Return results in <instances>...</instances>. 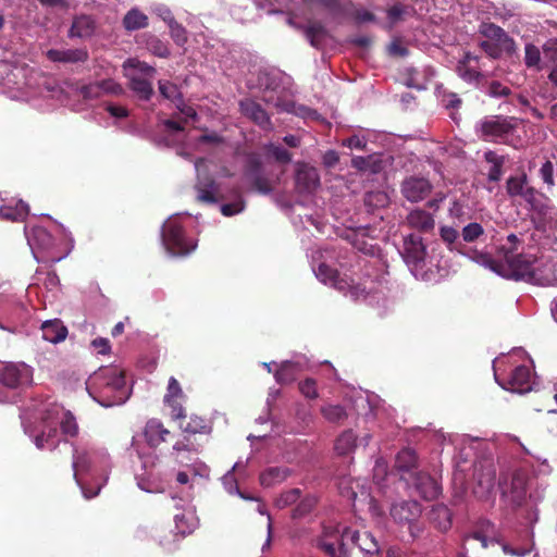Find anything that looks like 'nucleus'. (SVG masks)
<instances>
[{
  "label": "nucleus",
  "mask_w": 557,
  "mask_h": 557,
  "mask_svg": "<svg viewBox=\"0 0 557 557\" xmlns=\"http://www.w3.org/2000/svg\"><path fill=\"white\" fill-rule=\"evenodd\" d=\"M357 447V435L352 430L343 431L335 440L334 449L341 456L355 451Z\"/></svg>",
  "instance_id": "nucleus-34"
},
{
  "label": "nucleus",
  "mask_w": 557,
  "mask_h": 557,
  "mask_svg": "<svg viewBox=\"0 0 557 557\" xmlns=\"http://www.w3.org/2000/svg\"><path fill=\"white\" fill-rule=\"evenodd\" d=\"M320 412L330 423H342L348 418L346 409L341 405H323L320 408Z\"/></svg>",
  "instance_id": "nucleus-42"
},
{
  "label": "nucleus",
  "mask_w": 557,
  "mask_h": 557,
  "mask_svg": "<svg viewBox=\"0 0 557 557\" xmlns=\"http://www.w3.org/2000/svg\"><path fill=\"white\" fill-rule=\"evenodd\" d=\"M101 95H121L123 92L122 86L113 79H103L98 82Z\"/></svg>",
  "instance_id": "nucleus-57"
},
{
  "label": "nucleus",
  "mask_w": 557,
  "mask_h": 557,
  "mask_svg": "<svg viewBox=\"0 0 557 557\" xmlns=\"http://www.w3.org/2000/svg\"><path fill=\"white\" fill-rule=\"evenodd\" d=\"M411 484L416 492L425 500H433L441 494L440 483L426 472H414Z\"/></svg>",
  "instance_id": "nucleus-18"
},
{
  "label": "nucleus",
  "mask_w": 557,
  "mask_h": 557,
  "mask_svg": "<svg viewBox=\"0 0 557 557\" xmlns=\"http://www.w3.org/2000/svg\"><path fill=\"white\" fill-rule=\"evenodd\" d=\"M484 230L480 223H469L462 228L461 235L465 242L472 243L483 235Z\"/></svg>",
  "instance_id": "nucleus-52"
},
{
  "label": "nucleus",
  "mask_w": 557,
  "mask_h": 557,
  "mask_svg": "<svg viewBox=\"0 0 557 557\" xmlns=\"http://www.w3.org/2000/svg\"><path fill=\"white\" fill-rule=\"evenodd\" d=\"M42 338L50 343H60L65 339L67 329L60 320L46 321L41 325Z\"/></svg>",
  "instance_id": "nucleus-29"
},
{
  "label": "nucleus",
  "mask_w": 557,
  "mask_h": 557,
  "mask_svg": "<svg viewBox=\"0 0 557 557\" xmlns=\"http://www.w3.org/2000/svg\"><path fill=\"white\" fill-rule=\"evenodd\" d=\"M172 450V454L175 455L176 461L181 462L178 456L182 451H195L196 449L191 446L189 438L185 436L173 445Z\"/></svg>",
  "instance_id": "nucleus-62"
},
{
  "label": "nucleus",
  "mask_w": 557,
  "mask_h": 557,
  "mask_svg": "<svg viewBox=\"0 0 557 557\" xmlns=\"http://www.w3.org/2000/svg\"><path fill=\"white\" fill-rule=\"evenodd\" d=\"M29 213V207L23 200H17L15 205H4L0 207V219L21 222L24 221Z\"/></svg>",
  "instance_id": "nucleus-30"
},
{
  "label": "nucleus",
  "mask_w": 557,
  "mask_h": 557,
  "mask_svg": "<svg viewBox=\"0 0 557 557\" xmlns=\"http://www.w3.org/2000/svg\"><path fill=\"white\" fill-rule=\"evenodd\" d=\"M516 128V119L502 115L486 116L476 125L479 136L484 140H496L511 134Z\"/></svg>",
  "instance_id": "nucleus-8"
},
{
  "label": "nucleus",
  "mask_w": 557,
  "mask_h": 557,
  "mask_svg": "<svg viewBox=\"0 0 557 557\" xmlns=\"http://www.w3.org/2000/svg\"><path fill=\"white\" fill-rule=\"evenodd\" d=\"M431 522L441 531H446L451 525V512L444 504L434 505L430 511Z\"/></svg>",
  "instance_id": "nucleus-33"
},
{
  "label": "nucleus",
  "mask_w": 557,
  "mask_h": 557,
  "mask_svg": "<svg viewBox=\"0 0 557 557\" xmlns=\"http://www.w3.org/2000/svg\"><path fill=\"white\" fill-rule=\"evenodd\" d=\"M47 58L52 62L62 63H84L88 60L89 54L85 48L77 49H50L46 53Z\"/></svg>",
  "instance_id": "nucleus-24"
},
{
  "label": "nucleus",
  "mask_w": 557,
  "mask_h": 557,
  "mask_svg": "<svg viewBox=\"0 0 557 557\" xmlns=\"http://www.w3.org/2000/svg\"><path fill=\"white\" fill-rule=\"evenodd\" d=\"M40 414V430L35 434H30V436L38 449L53 450L59 446L61 436L55 424L50 419H45V407L41 409Z\"/></svg>",
  "instance_id": "nucleus-14"
},
{
  "label": "nucleus",
  "mask_w": 557,
  "mask_h": 557,
  "mask_svg": "<svg viewBox=\"0 0 557 557\" xmlns=\"http://www.w3.org/2000/svg\"><path fill=\"white\" fill-rule=\"evenodd\" d=\"M418 467V456L412 448H404L397 455L395 459V468L405 478V474L410 476L413 474V470Z\"/></svg>",
  "instance_id": "nucleus-26"
},
{
  "label": "nucleus",
  "mask_w": 557,
  "mask_h": 557,
  "mask_svg": "<svg viewBox=\"0 0 557 557\" xmlns=\"http://www.w3.org/2000/svg\"><path fill=\"white\" fill-rule=\"evenodd\" d=\"M25 234L36 260L55 263L64 258V255L57 252L54 238L45 227H25Z\"/></svg>",
  "instance_id": "nucleus-4"
},
{
  "label": "nucleus",
  "mask_w": 557,
  "mask_h": 557,
  "mask_svg": "<svg viewBox=\"0 0 557 557\" xmlns=\"http://www.w3.org/2000/svg\"><path fill=\"white\" fill-rule=\"evenodd\" d=\"M299 391L306 398L315 399L319 397L317 382L313 379H306L300 382Z\"/></svg>",
  "instance_id": "nucleus-55"
},
{
  "label": "nucleus",
  "mask_w": 557,
  "mask_h": 557,
  "mask_svg": "<svg viewBox=\"0 0 557 557\" xmlns=\"http://www.w3.org/2000/svg\"><path fill=\"white\" fill-rule=\"evenodd\" d=\"M524 65L528 69L542 71L544 69L542 58V47H537L534 44H527L524 47Z\"/></svg>",
  "instance_id": "nucleus-38"
},
{
  "label": "nucleus",
  "mask_w": 557,
  "mask_h": 557,
  "mask_svg": "<svg viewBox=\"0 0 557 557\" xmlns=\"http://www.w3.org/2000/svg\"><path fill=\"white\" fill-rule=\"evenodd\" d=\"M457 72L458 75L467 82L478 81V78L481 76V73L474 66L468 63H458Z\"/></svg>",
  "instance_id": "nucleus-54"
},
{
  "label": "nucleus",
  "mask_w": 557,
  "mask_h": 557,
  "mask_svg": "<svg viewBox=\"0 0 557 557\" xmlns=\"http://www.w3.org/2000/svg\"><path fill=\"white\" fill-rule=\"evenodd\" d=\"M480 47L481 49L487 54L490 55L491 58L493 59H498L500 58L504 53H506L504 50H502L500 48H498L495 44H493L491 40H488L487 38H485V40L481 41L480 42Z\"/></svg>",
  "instance_id": "nucleus-60"
},
{
  "label": "nucleus",
  "mask_w": 557,
  "mask_h": 557,
  "mask_svg": "<svg viewBox=\"0 0 557 557\" xmlns=\"http://www.w3.org/2000/svg\"><path fill=\"white\" fill-rule=\"evenodd\" d=\"M317 505V498L312 495H307L300 499L296 508L293 510V518H304L310 513Z\"/></svg>",
  "instance_id": "nucleus-46"
},
{
  "label": "nucleus",
  "mask_w": 557,
  "mask_h": 557,
  "mask_svg": "<svg viewBox=\"0 0 557 557\" xmlns=\"http://www.w3.org/2000/svg\"><path fill=\"white\" fill-rule=\"evenodd\" d=\"M123 69L128 79L129 89L135 92L140 100H150L153 95L151 81L157 72L156 69L135 58L127 59L123 64Z\"/></svg>",
  "instance_id": "nucleus-2"
},
{
  "label": "nucleus",
  "mask_w": 557,
  "mask_h": 557,
  "mask_svg": "<svg viewBox=\"0 0 557 557\" xmlns=\"http://www.w3.org/2000/svg\"><path fill=\"white\" fill-rule=\"evenodd\" d=\"M295 180L297 187L302 191L311 193L320 186L318 170L306 163L298 164Z\"/></svg>",
  "instance_id": "nucleus-21"
},
{
  "label": "nucleus",
  "mask_w": 557,
  "mask_h": 557,
  "mask_svg": "<svg viewBox=\"0 0 557 557\" xmlns=\"http://www.w3.org/2000/svg\"><path fill=\"white\" fill-rule=\"evenodd\" d=\"M300 367L298 363L293 361H284L274 373V377L280 384H288L296 380Z\"/></svg>",
  "instance_id": "nucleus-37"
},
{
  "label": "nucleus",
  "mask_w": 557,
  "mask_h": 557,
  "mask_svg": "<svg viewBox=\"0 0 557 557\" xmlns=\"http://www.w3.org/2000/svg\"><path fill=\"white\" fill-rule=\"evenodd\" d=\"M162 243L172 256H186L195 250L196 244L185 237L182 225L176 220H169L162 227Z\"/></svg>",
  "instance_id": "nucleus-6"
},
{
  "label": "nucleus",
  "mask_w": 557,
  "mask_h": 557,
  "mask_svg": "<svg viewBox=\"0 0 557 557\" xmlns=\"http://www.w3.org/2000/svg\"><path fill=\"white\" fill-rule=\"evenodd\" d=\"M495 478V469L491 465L475 467L474 479L476 484L473 490L474 494L480 498L487 497L494 488Z\"/></svg>",
  "instance_id": "nucleus-20"
},
{
  "label": "nucleus",
  "mask_w": 557,
  "mask_h": 557,
  "mask_svg": "<svg viewBox=\"0 0 557 557\" xmlns=\"http://www.w3.org/2000/svg\"><path fill=\"white\" fill-rule=\"evenodd\" d=\"M554 173L555 166L550 160H546L539 171L540 177L547 185L548 189L555 186Z\"/></svg>",
  "instance_id": "nucleus-51"
},
{
  "label": "nucleus",
  "mask_w": 557,
  "mask_h": 557,
  "mask_svg": "<svg viewBox=\"0 0 557 557\" xmlns=\"http://www.w3.org/2000/svg\"><path fill=\"white\" fill-rule=\"evenodd\" d=\"M123 26L128 32L145 28L148 26V16L138 9H132L125 14Z\"/></svg>",
  "instance_id": "nucleus-40"
},
{
  "label": "nucleus",
  "mask_w": 557,
  "mask_h": 557,
  "mask_svg": "<svg viewBox=\"0 0 557 557\" xmlns=\"http://www.w3.org/2000/svg\"><path fill=\"white\" fill-rule=\"evenodd\" d=\"M481 258L485 267L505 277L525 282H534L536 280L533 261L523 255L505 253L507 269H505L504 265L497 264V262L487 255L481 256Z\"/></svg>",
  "instance_id": "nucleus-3"
},
{
  "label": "nucleus",
  "mask_w": 557,
  "mask_h": 557,
  "mask_svg": "<svg viewBox=\"0 0 557 557\" xmlns=\"http://www.w3.org/2000/svg\"><path fill=\"white\" fill-rule=\"evenodd\" d=\"M159 91L161 96L168 100H171L175 104L182 103V94L178 87L169 81H159Z\"/></svg>",
  "instance_id": "nucleus-45"
},
{
  "label": "nucleus",
  "mask_w": 557,
  "mask_h": 557,
  "mask_svg": "<svg viewBox=\"0 0 557 557\" xmlns=\"http://www.w3.org/2000/svg\"><path fill=\"white\" fill-rule=\"evenodd\" d=\"M364 203L369 207H385L388 197L384 191H369L364 196Z\"/></svg>",
  "instance_id": "nucleus-53"
},
{
  "label": "nucleus",
  "mask_w": 557,
  "mask_h": 557,
  "mask_svg": "<svg viewBox=\"0 0 557 557\" xmlns=\"http://www.w3.org/2000/svg\"><path fill=\"white\" fill-rule=\"evenodd\" d=\"M348 544L357 546L364 557H382L377 542L368 531L325 528L318 540V547L330 557H348Z\"/></svg>",
  "instance_id": "nucleus-1"
},
{
  "label": "nucleus",
  "mask_w": 557,
  "mask_h": 557,
  "mask_svg": "<svg viewBox=\"0 0 557 557\" xmlns=\"http://www.w3.org/2000/svg\"><path fill=\"white\" fill-rule=\"evenodd\" d=\"M269 151L275 158L276 161L282 163H289L292 161V154L288 150L283 147L271 145Z\"/></svg>",
  "instance_id": "nucleus-61"
},
{
  "label": "nucleus",
  "mask_w": 557,
  "mask_h": 557,
  "mask_svg": "<svg viewBox=\"0 0 557 557\" xmlns=\"http://www.w3.org/2000/svg\"><path fill=\"white\" fill-rule=\"evenodd\" d=\"M195 189L197 191L198 201L206 203L218 202L219 185L214 180L208 178L203 182H198Z\"/></svg>",
  "instance_id": "nucleus-32"
},
{
  "label": "nucleus",
  "mask_w": 557,
  "mask_h": 557,
  "mask_svg": "<svg viewBox=\"0 0 557 557\" xmlns=\"http://www.w3.org/2000/svg\"><path fill=\"white\" fill-rule=\"evenodd\" d=\"M486 89L491 97H507L511 94L510 88L498 81H491L487 83Z\"/></svg>",
  "instance_id": "nucleus-56"
},
{
  "label": "nucleus",
  "mask_w": 557,
  "mask_h": 557,
  "mask_svg": "<svg viewBox=\"0 0 557 557\" xmlns=\"http://www.w3.org/2000/svg\"><path fill=\"white\" fill-rule=\"evenodd\" d=\"M45 419H50L55 426L60 424L62 433L66 436L75 437L78 434V424L75 417L58 404L49 403L45 405Z\"/></svg>",
  "instance_id": "nucleus-11"
},
{
  "label": "nucleus",
  "mask_w": 557,
  "mask_h": 557,
  "mask_svg": "<svg viewBox=\"0 0 557 557\" xmlns=\"http://www.w3.org/2000/svg\"><path fill=\"white\" fill-rule=\"evenodd\" d=\"M539 195V191L534 187H531L522 199L529 205L530 210L540 216H546L550 212V207L542 201Z\"/></svg>",
  "instance_id": "nucleus-41"
},
{
  "label": "nucleus",
  "mask_w": 557,
  "mask_h": 557,
  "mask_svg": "<svg viewBox=\"0 0 557 557\" xmlns=\"http://www.w3.org/2000/svg\"><path fill=\"white\" fill-rule=\"evenodd\" d=\"M184 397H185V395L181 387V384L174 376H171L169 379L166 393L164 395L163 401H172L175 399H183Z\"/></svg>",
  "instance_id": "nucleus-50"
},
{
  "label": "nucleus",
  "mask_w": 557,
  "mask_h": 557,
  "mask_svg": "<svg viewBox=\"0 0 557 557\" xmlns=\"http://www.w3.org/2000/svg\"><path fill=\"white\" fill-rule=\"evenodd\" d=\"M32 368L25 363H5L0 369V382L9 388H21L32 383Z\"/></svg>",
  "instance_id": "nucleus-10"
},
{
  "label": "nucleus",
  "mask_w": 557,
  "mask_h": 557,
  "mask_svg": "<svg viewBox=\"0 0 557 557\" xmlns=\"http://www.w3.org/2000/svg\"><path fill=\"white\" fill-rule=\"evenodd\" d=\"M503 497L507 505L512 509L522 506L527 497L525 482L520 476H513L510 485V491L504 492Z\"/></svg>",
  "instance_id": "nucleus-25"
},
{
  "label": "nucleus",
  "mask_w": 557,
  "mask_h": 557,
  "mask_svg": "<svg viewBox=\"0 0 557 557\" xmlns=\"http://www.w3.org/2000/svg\"><path fill=\"white\" fill-rule=\"evenodd\" d=\"M498 384L506 389L516 393H525L531 389V371L527 366L516 367L506 381H500L496 375Z\"/></svg>",
  "instance_id": "nucleus-16"
},
{
  "label": "nucleus",
  "mask_w": 557,
  "mask_h": 557,
  "mask_svg": "<svg viewBox=\"0 0 557 557\" xmlns=\"http://www.w3.org/2000/svg\"><path fill=\"white\" fill-rule=\"evenodd\" d=\"M309 44L315 49H322L323 42L329 35L327 29L320 22H309L302 32Z\"/></svg>",
  "instance_id": "nucleus-28"
},
{
  "label": "nucleus",
  "mask_w": 557,
  "mask_h": 557,
  "mask_svg": "<svg viewBox=\"0 0 557 557\" xmlns=\"http://www.w3.org/2000/svg\"><path fill=\"white\" fill-rule=\"evenodd\" d=\"M170 36L174 40L177 46H184L187 40V30L186 28L176 22V20H170Z\"/></svg>",
  "instance_id": "nucleus-49"
},
{
  "label": "nucleus",
  "mask_w": 557,
  "mask_h": 557,
  "mask_svg": "<svg viewBox=\"0 0 557 557\" xmlns=\"http://www.w3.org/2000/svg\"><path fill=\"white\" fill-rule=\"evenodd\" d=\"M171 432L164 426V424L159 419H150L147 421L144 428V436L147 444L156 448L160 444L168 441V436Z\"/></svg>",
  "instance_id": "nucleus-23"
},
{
  "label": "nucleus",
  "mask_w": 557,
  "mask_h": 557,
  "mask_svg": "<svg viewBox=\"0 0 557 557\" xmlns=\"http://www.w3.org/2000/svg\"><path fill=\"white\" fill-rule=\"evenodd\" d=\"M542 55L544 67L557 64V38H549L542 45Z\"/></svg>",
  "instance_id": "nucleus-44"
},
{
  "label": "nucleus",
  "mask_w": 557,
  "mask_h": 557,
  "mask_svg": "<svg viewBox=\"0 0 557 557\" xmlns=\"http://www.w3.org/2000/svg\"><path fill=\"white\" fill-rule=\"evenodd\" d=\"M405 224L419 233L428 234L435 228V218L422 208H414L407 214Z\"/></svg>",
  "instance_id": "nucleus-19"
},
{
  "label": "nucleus",
  "mask_w": 557,
  "mask_h": 557,
  "mask_svg": "<svg viewBox=\"0 0 557 557\" xmlns=\"http://www.w3.org/2000/svg\"><path fill=\"white\" fill-rule=\"evenodd\" d=\"M101 397L106 398L104 406L123 404L126 399V383L124 375L117 369H106L95 375Z\"/></svg>",
  "instance_id": "nucleus-5"
},
{
  "label": "nucleus",
  "mask_w": 557,
  "mask_h": 557,
  "mask_svg": "<svg viewBox=\"0 0 557 557\" xmlns=\"http://www.w3.org/2000/svg\"><path fill=\"white\" fill-rule=\"evenodd\" d=\"M180 428L184 433L188 434H209L212 429L206 419L196 414H191L187 423H181Z\"/></svg>",
  "instance_id": "nucleus-39"
},
{
  "label": "nucleus",
  "mask_w": 557,
  "mask_h": 557,
  "mask_svg": "<svg viewBox=\"0 0 557 557\" xmlns=\"http://www.w3.org/2000/svg\"><path fill=\"white\" fill-rule=\"evenodd\" d=\"M408 7L396 3L387 10V18L392 25L396 24L407 13Z\"/></svg>",
  "instance_id": "nucleus-58"
},
{
  "label": "nucleus",
  "mask_w": 557,
  "mask_h": 557,
  "mask_svg": "<svg viewBox=\"0 0 557 557\" xmlns=\"http://www.w3.org/2000/svg\"><path fill=\"white\" fill-rule=\"evenodd\" d=\"M421 513V506L416 500H403L394 504L391 508V516L394 521L401 525H408L412 537L418 536L422 531L418 523Z\"/></svg>",
  "instance_id": "nucleus-7"
},
{
  "label": "nucleus",
  "mask_w": 557,
  "mask_h": 557,
  "mask_svg": "<svg viewBox=\"0 0 557 557\" xmlns=\"http://www.w3.org/2000/svg\"><path fill=\"white\" fill-rule=\"evenodd\" d=\"M440 236L443 242L451 248V245L457 240L459 233L451 226H442L440 228Z\"/></svg>",
  "instance_id": "nucleus-63"
},
{
  "label": "nucleus",
  "mask_w": 557,
  "mask_h": 557,
  "mask_svg": "<svg viewBox=\"0 0 557 557\" xmlns=\"http://www.w3.org/2000/svg\"><path fill=\"white\" fill-rule=\"evenodd\" d=\"M244 210V201L238 200L232 203H224L221 206V212L225 216H232L236 213H239Z\"/></svg>",
  "instance_id": "nucleus-64"
},
{
  "label": "nucleus",
  "mask_w": 557,
  "mask_h": 557,
  "mask_svg": "<svg viewBox=\"0 0 557 557\" xmlns=\"http://www.w3.org/2000/svg\"><path fill=\"white\" fill-rule=\"evenodd\" d=\"M79 94L84 99H97L102 96L98 82L82 86L79 88Z\"/></svg>",
  "instance_id": "nucleus-59"
},
{
  "label": "nucleus",
  "mask_w": 557,
  "mask_h": 557,
  "mask_svg": "<svg viewBox=\"0 0 557 557\" xmlns=\"http://www.w3.org/2000/svg\"><path fill=\"white\" fill-rule=\"evenodd\" d=\"M480 34L504 50L507 54L516 51L515 40L498 25L483 23L480 26Z\"/></svg>",
  "instance_id": "nucleus-17"
},
{
  "label": "nucleus",
  "mask_w": 557,
  "mask_h": 557,
  "mask_svg": "<svg viewBox=\"0 0 557 557\" xmlns=\"http://www.w3.org/2000/svg\"><path fill=\"white\" fill-rule=\"evenodd\" d=\"M146 47L152 54L159 58L170 57V49L168 47V44L156 36H150L147 39Z\"/></svg>",
  "instance_id": "nucleus-47"
},
{
  "label": "nucleus",
  "mask_w": 557,
  "mask_h": 557,
  "mask_svg": "<svg viewBox=\"0 0 557 557\" xmlns=\"http://www.w3.org/2000/svg\"><path fill=\"white\" fill-rule=\"evenodd\" d=\"M242 113L263 128L271 126L270 116L260 103L252 99H244L239 102Z\"/></svg>",
  "instance_id": "nucleus-22"
},
{
  "label": "nucleus",
  "mask_w": 557,
  "mask_h": 557,
  "mask_svg": "<svg viewBox=\"0 0 557 557\" xmlns=\"http://www.w3.org/2000/svg\"><path fill=\"white\" fill-rule=\"evenodd\" d=\"M300 496H301V491L299 488H292L289 491L283 492L275 499V506L278 509H284V508L295 504L297 500H299Z\"/></svg>",
  "instance_id": "nucleus-48"
},
{
  "label": "nucleus",
  "mask_w": 557,
  "mask_h": 557,
  "mask_svg": "<svg viewBox=\"0 0 557 557\" xmlns=\"http://www.w3.org/2000/svg\"><path fill=\"white\" fill-rule=\"evenodd\" d=\"M432 190L433 185L428 178L414 175L406 177L400 185L401 195L411 203L423 201Z\"/></svg>",
  "instance_id": "nucleus-12"
},
{
  "label": "nucleus",
  "mask_w": 557,
  "mask_h": 557,
  "mask_svg": "<svg viewBox=\"0 0 557 557\" xmlns=\"http://www.w3.org/2000/svg\"><path fill=\"white\" fill-rule=\"evenodd\" d=\"M91 454L86 448L73 447V476L76 482H78V473L81 472H89L91 469Z\"/></svg>",
  "instance_id": "nucleus-31"
},
{
  "label": "nucleus",
  "mask_w": 557,
  "mask_h": 557,
  "mask_svg": "<svg viewBox=\"0 0 557 557\" xmlns=\"http://www.w3.org/2000/svg\"><path fill=\"white\" fill-rule=\"evenodd\" d=\"M314 273L318 280H320L322 283L330 284L341 292L348 290L352 297H358L359 287L350 285L346 278L339 276V273L336 269H333L329 264L321 262L314 270Z\"/></svg>",
  "instance_id": "nucleus-15"
},
{
  "label": "nucleus",
  "mask_w": 557,
  "mask_h": 557,
  "mask_svg": "<svg viewBox=\"0 0 557 557\" xmlns=\"http://www.w3.org/2000/svg\"><path fill=\"white\" fill-rule=\"evenodd\" d=\"M484 159L486 162L492 164L487 174L488 181L498 182L503 175V165L505 162L504 157L498 156L494 151L490 150L484 153Z\"/></svg>",
  "instance_id": "nucleus-43"
},
{
  "label": "nucleus",
  "mask_w": 557,
  "mask_h": 557,
  "mask_svg": "<svg viewBox=\"0 0 557 557\" xmlns=\"http://www.w3.org/2000/svg\"><path fill=\"white\" fill-rule=\"evenodd\" d=\"M531 187L532 186L529 185L525 173H522L519 176H510L506 181V191L510 198H522Z\"/></svg>",
  "instance_id": "nucleus-35"
},
{
  "label": "nucleus",
  "mask_w": 557,
  "mask_h": 557,
  "mask_svg": "<svg viewBox=\"0 0 557 557\" xmlns=\"http://www.w3.org/2000/svg\"><path fill=\"white\" fill-rule=\"evenodd\" d=\"M96 29L95 20L89 15H79L73 20L69 30L70 38H88L92 36Z\"/></svg>",
  "instance_id": "nucleus-27"
},
{
  "label": "nucleus",
  "mask_w": 557,
  "mask_h": 557,
  "mask_svg": "<svg viewBox=\"0 0 557 557\" xmlns=\"http://www.w3.org/2000/svg\"><path fill=\"white\" fill-rule=\"evenodd\" d=\"M244 176L249 181L253 189L268 195L273 191V182L263 175L262 162L257 156H249L244 169Z\"/></svg>",
  "instance_id": "nucleus-13"
},
{
  "label": "nucleus",
  "mask_w": 557,
  "mask_h": 557,
  "mask_svg": "<svg viewBox=\"0 0 557 557\" xmlns=\"http://www.w3.org/2000/svg\"><path fill=\"white\" fill-rule=\"evenodd\" d=\"M290 471L287 468L272 467L260 474V483L263 486H272L285 481Z\"/></svg>",
  "instance_id": "nucleus-36"
},
{
  "label": "nucleus",
  "mask_w": 557,
  "mask_h": 557,
  "mask_svg": "<svg viewBox=\"0 0 557 557\" xmlns=\"http://www.w3.org/2000/svg\"><path fill=\"white\" fill-rule=\"evenodd\" d=\"M400 255L411 270H421L426 258V247L422 237L414 233L405 236Z\"/></svg>",
  "instance_id": "nucleus-9"
}]
</instances>
